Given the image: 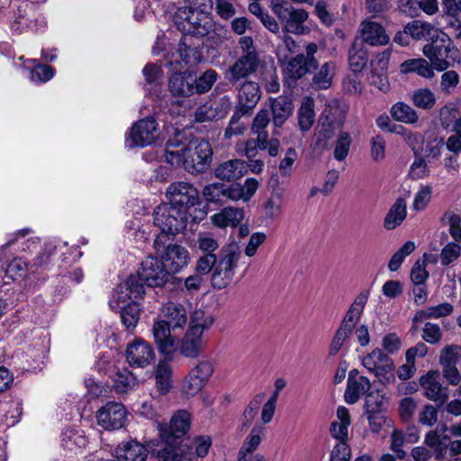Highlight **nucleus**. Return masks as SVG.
I'll list each match as a JSON object with an SVG mask.
<instances>
[{"instance_id": "393cba45", "label": "nucleus", "mask_w": 461, "mask_h": 461, "mask_svg": "<svg viewBox=\"0 0 461 461\" xmlns=\"http://www.w3.org/2000/svg\"><path fill=\"white\" fill-rule=\"evenodd\" d=\"M169 92L174 96L188 97L194 94V78L191 73L182 72L175 73L169 77Z\"/></svg>"}, {"instance_id": "b1692460", "label": "nucleus", "mask_w": 461, "mask_h": 461, "mask_svg": "<svg viewBox=\"0 0 461 461\" xmlns=\"http://www.w3.org/2000/svg\"><path fill=\"white\" fill-rule=\"evenodd\" d=\"M163 320L173 330H184L187 323V312L182 304L168 302L162 308Z\"/></svg>"}, {"instance_id": "4468645a", "label": "nucleus", "mask_w": 461, "mask_h": 461, "mask_svg": "<svg viewBox=\"0 0 461 461\" xmlns=\"http://www.w3.org/2000/svg\"><path fill=\"white\" fill-rule=\"evenodd\" d=\"M95 417L100 427L106 430H114L125 425L127 412L122 403L109 402L96 411Z\"/></svg>"}, {"instance_id": "0e129e2a", "label": "nucleus", "mask_w": 461, "mask_h": 461, "mask_svg": "<svg viewBox=\"0 0 461 461\" xmlns=\"http://www.w3.org/2000/svg\"><path fill=\"white\" fill-rule=\"evenodd\" d=\"M461 255V246L455 243H447L441 250L440 263L442 266H448L456 260Z\"/></svg>"}, {"instance_id": "1a4fd4ad", "label": "nucleus", "mask_w": 461, "mask_h": 461, "mask_svg": "<svg viewBox=\"0 0 461 461\" xmlns=\"http://www.w3.org/2000/svg\"><path fill=\"white\" fill-rule=\"evenodd\" d=\"M191 424V415L185 410L176 411L169 423H158V429L165 445L182 444Z\"/></svg>"}, {"instance_id": "69168bd1", "label": "nucleus", "mask_w": 461, "mask_h": 461, "mask_svg": "<svg viewBox=\"0 0 461 461\" xmlns=\"http://www.w3.org/2000/svg\"><path fill=\"white\" fill-rule=\"evenodd\" d=\"M211 445V438L209 437L203 436L196 438L192 443L191 447H188L186 445L185 446L186 452H191L193 456V449H194L196 457L203 458L208 454Z\"/></svg>"}, {"instance_id": "6e6d98bb", "label": "nucleus", "mask_w": 461, "mask_h": 461, "mask_svg": "<svg viewBox=\"0 0 461 461\" xmlns=\"http://www.w3.org/2000/svg\"><path fill=\"white\" fill-rule=\"evenodd\" d=\"M416 246L413 241H406L391 258L388 263V268L394 272L397 271L407 256L411 254Z\"/></svg>"}, {"instance_id": "9d476101", "label": "nucleus", "mask_w": 461, "mask_h": 461, "mask_svg": "<svg viewBox=\"0 0 461 461\" xmlns=\"http://www.w3.org/2000/svg\"><path fill=\"white\" fill-rule=\"evenodd\" d=\"M272 11L287 32L302 34L303 23L308 19V13L304 9H296L288 2L276 0L272 2Z\"/></svg>"}, {"instance_id": "473e14b6", "label": "nucleus", "mask_w": 461, "mask_h": 461, "mask_svg": "<svg viewBox=\"0 0 461 461\" xmlns=\"http://www.w3.org/2000/svg\"><path fill=\"white\" fill-rule=\"evenodd\" d=\"M370 388L371 383L366 376H358L357 379H348L345 401L348 404H354L361 396L365 395Z\"/></svg>"}, {"instance_id": "5701e85b", "label": "nucleus", "mask_w": 461, "mask_h": 461, "mask_svg": "<svg viewBox=\"0 0 461 461\" xmlns=\"http://www.w3.org/2000/svg\"><path fill=\"white\" fill-rule=\"evenodd\" d=\"M115 452L118 461H145L148 456L146 447L136 440L122 442Z\"/></svg>"}, {"instance_id": "13d9d810", "label": "nucleus", "mask_w": 461, "mask_h": 461, "mask_svg": "<svg viewBox=\"0 0 461 461\" xmlns=\"http://www.w3.org/2000/svg\"><path fill=\"white\" fill-rule=\"evenodd\" d=\"M181 59L189 65L199 64L203 60V54L197 47H191L182 41L179 44Z\"/></svg>"}, {"instance_id": "4d7b16f0", "label": "nucleus", "mask_w": 461, "mask_h": 461, "mask_svg": "<svg viewBox=\"0 0 461 461\" xmlns=\"http://www.w3.org/2000/svg\"><path fill=\"white\" fill-rule=\"evenodd\" d=\"M131 302H132V299L130 297V293L126 290L124 284L122 283L113 290L109 306L113 311L117 312L122 308L121 303L127 304Z\"/></svg>"}, {"instance_id": "4be33fe9", "label": "nucleus", "mask_w": 461, "mask_h": 461, "mask_svg": "<svg viewBox=\"0 0 461 461\" xmlns=\"http://www.w3.org/2000/svg\"><path fill=\"white\" fill-rule=\"evenodd\" d=\"M261 91L258 84L254 81H246L239 89V104L236 108L250 113L259 101Z\"/></svg>"}, {"instance_id": "680f3d73", "label": "nucleus", "mask_w": 461, "mask_h": 461, "mask_svg": "<svg viewBox=\"0 0 461 461\" xmlns=\"http://www.w3.org/2000/svg\"><path fill=\"white\" fill-rule=\"evenodd\" d=\"M352 331L348 329H345L343 327H339L336 330L331 342L329 347V355L330 356H335L337 355L339 350L341 349L343 344L346 342L347 339H349Z\"/></svg>"}, {"instance_id": "79ce46f5", "label": "nucleus", "mask_w": 461, "mask_h": 461, "mask_svg": "<svg viewBox=\"0 0 461 461\" xmlns=\"http://www.w3.org/2000/svg\"><path fill=\"white\" fill-rule=\"evenodd\" d=\"M225 185L215 182L205 185L202 191L207 203L223 205L226 203Z\"/></svg>"}, {"instance_id": "9b49d317", "label": "nucleus", "mask_w": 461, "mask_h": 461, "mask_svg": "<svg viewBox=\"0 0 461 461\" xmlns=\"http://www.w3.org/2000/svg\"><path fill=\"white\" fill-rule=\"evenodd\" d=\"M170 205L177 209H188L200 203L198 190L190 183L179 181L170 184L166 191Z\"/></svg>"}, {"instance_id": "de8ad7c7", "label": "nucleus", "mask_w": 461, "mask_h": 461, "mask_svg": "<svg viewBox=\"0 0 461 461\" xmlns=\"http://www.w3.org/2000/svg\"><path fill=\"white\" fill-rule=\"evenodd\" d=\"M121 319L122 324L128 330H133L140 319V306L137 302L128 303L121 309Z\"/></svg>"}, {"instance_id": "a19ab883", "label": "nucleus", "mask_w": 461, "mask_h": 461, "mask_svg": "<svg viewBox=\"0 0 461 461\" xmlns=\"http://www.w3.org/2000/svg\"><path fill=\"white\" fill-rule=\"evenodd\" d=\"M433 66L424 59H409L401 65V70L403 73L415 72L424 78L434 77Z\"/></svg>"}, {"instance_id": "cd10ccee", "label": "nucleus", "mask_w": 461, "mask_h": 461, "mask_svg": "<svg viewBox=\"0 0 461 461\" xmlns=\"http://www.w3.org/2000/svg\"><path fill=\"white\" fill-rule=\"evenodd\" d=\"M368 294V292H362L355 298L354 302L351 303L350 307L343 317L339 324L340 327L348 329L349 330L353 331L357 323L360 320L364 308L367 303Z\"/></svg>"}, {"instance_id": "bf43d9fd", "label": "nucleus", "mask_w": 461, "mask_h": 461, "mask_svg": "<svg viewBox=\"0 0 461 461\" xmlns=\"http://www.w3.org/2000/svg\"><path fill=\"white\" fill-rule=\"evenodd\" d=\"M351 142L352 140L348 132L339 131L334 149V158L337 160L342 161L347 158Z\"/></svg>"}, {"instance_id": "c9c22d12", "label": "nucleus", "mask_w": 461, "mask_h": 461, "mask_svg": "<svg viewBox=\"0 0 461 461\" xmlns=\"http://www.w3.org/2000/svg\"><path fill=\"white\" fill-rule=\"evenodd\" d=\"M158 461H196L183 444L165 445L158 451Z\"/></svg>"}, {"instance_id": "72a5a7b5", "label": "nucleus", "mask_w": 461, "mask_h": 461, "mask_svg": "<svg viewBox=\"0 0 461 461\" xmlns=\"http://www.w3.org/2000/svg\"><path fill=\"white\" fill-rule=\"evenodd\" d=\"M348 113V106L339 102V100H331L326 104L321 115L320 116L322 120L329 121L337 125L339 128H342L346 115Z\"/></svg>"}, {"instance_id": "58836bf2", "label": "nucleus", "mask_w": 461, "mask_h": 461, "mask_svg": "<svg viewBox=\"0 0 461 461\" xmlns=\"http://www.w3.org/2000/svg\"><path fill=\"white\" fill-rule=\"evenodd\" d=\"M172 368L166 360H160L155 371L156 387L162 394L167 393L172 387Z\"/></svg>"}, {"instance_id": "a211bd4d", "label": "nucleus", "mask_w": 461, "mask_h": 461, "mask_svg": "<svg viewBox=\"0 0 461 461\" xmlns=\"http://www.w3.org/2000/svg\"><path fill=\"white\" fill-rule=\"evenodd\" d=\"M128 364L134 368H144L155 358L151 345L142 339H135L129 343L125 352Z\"/></svg>"}, {"instance_id": "e433bc0d", "label": "nucleus", "mask_w": 461, "mask_h": 461, "mask_svg": "<svg viewBox=\"0 0 461 461\" xmlns=\"http://www.w3.org/2000/svg\"><path fill=\"white\" fill-rule=\"evenodd\" d=\"M406 215L407 206L404 199H396L384 217V228L388 230L396 229L405 220Z\"/></svg>"}, {"instance_id": "e2e57ef3", "label": "nucleus", "mask_w": 461, "mask_h": 461, "mask_svg": "<svg viewBox=\"0 0 461 461\" xmlns=\"http://www.w3.org/2000/svg\"><path fill=\"white\" fill-rule=\"evenodd\" d=\"M55 74L54 68L50 66L36 64L31 70V80L35 83H45L50 80Z\"/></svg>"}, {"instance_id": "052dcab7", "label": "nucleus", "mask_w": 461, "mask_h": 461, "mask_svg": "<svg viewBox=\"0 0 461 461\" xmlns=\"http://www.w3.org/2000/svg\"><path fill=\"white\" fill-rule=\"evenodd\" d=\"M459 118L458 110L452 104L445 105L439 111L440 124L445 130L450 127L454 130Z\"/></svg>"}, {"instance_id": "37998d69", "label": "nucleus", "mask_w": 461, "mask_h": 461, "mask_svg": "<svg viewBox=\"0 0 461 461\" xmlns=\"http://www.w3.org/2000/svg\"><path fill=\"white\" fill-rule=\"evenodd\" d=\"M315 121L314 102L311 98L304 100L298 110V125L301 131H309Z\"/></svg>"}, {"instance_id": "338daca9", "label": "nucleus", "mask_w": 461, "mask_h": 461, "mask_svg": "<svg viewBox=\"0 0 461 461\" xmlns=\"http://www.w3.org/2000/svg\"><path fill=\"white\" fill-rule=\"evenodd\" d=\"M459 83V75L455 70H448L441 76L440 88L442 92L450 94Z\"/></svg>"}, {"instance_id": "ddd939ff", "label": "nucleus", "mask_w": 461, "mask_h": 461, "mask_svg": "<svg viewBox=\"0 0 461 461\" xmlns=\"http://www.w3.org/2000/svg\"><path fill=\"white\" fill-rule=\"evenodd\" d=\"M138 273L145 285L150 287L164 286L171 276L161 259L150 256L141 262Z\"/></svg>"}, {"instance_id": "f257e3e1", "label": "nucleus", "mask_w": 461, "mask_h": 461, "mask_svg": "<svg viewBox=\"0 0 461 461\" xmlns=\"http://www.w3.org/2000/svg\"><path fill=\"white\" fill-rule=\"evenodd\" d=\"M166 161L174 167L183 166L191 174L205 172L212 160V149L209 141L193 139L186 144L170 139L165 149Z\"/></svg>"}, {"instance_id": "f03ea898", "label": "nucleus", "mask_w": 461, "mask_h": 461, "mask_svg": "<svg viewBox=\"0 0 461 461\" xmlns=\"http://www.w3.org/2000/svg\"><path fill=\"white\" fill-rule=\"evenodd\" d=\"M211 8L212 5L204 3L179 7L174 15L175 24L185 35L205 36L211 27Z\"/></svg>"}, {"instance_id": "ea45409f", "label": "nucleus", "mask_w": 461, "mask_h": 461, "mask_svg": "<svg viewBox=\"0 0 461 461\" xmlns=\"http://www.w3.org/2000/svg\"><path fill=\"white\" fill-rule=\"evenodd\" d=\"M406 32L414 40H421L430 38L433 39L438 31L429 23L414 20L405 25Z\"/></svg>"}, {"instance_id": "a878e982", "label": "nucleus", "mask_w": 461, "mask_h": 461, "mask_svg": "<svg viewBox=\"0 0 461 461\" xmlns=\"http://www.w3.org/2000/svg\"><path fill=\"white\" fill-rule=\"evenodd\" d=\"M361 26L362 38L366 43L371 46H384L389 42L390 37L380 23L366 21Z\"/></svg>"}, {"instance_id": "0eeeda50", "label": "nucleus", "mask_w": 461, "mask_h": 461, "mask_svg": "<svg viewBox=\"0 0 461 461\" xmlns=\"http://www.w3.org/2000/svg\"><path fill=\"white\" fill-rule=\"evenodd\" d=\"M171 240H165L164 234L157 235L154 240L156 253L170 275L180 272L190 260L188 250L178 244H171Z\"/></svg>"}, {"instance_id": "c85d7f7f", "label": "nucleus", "mask_w": 461, "mask_h": 461, "mask_svg": "<svg viewBox=\"0 0 461 461\" xmlns=\"http://www.w3.org/2000/svg\"><path fill=\"white\" fill-rule=\"evenodd\" d=\"M271 112L273 116V124L276 128H280L285 121L291 116L294 105L291 98L279 95L270 100Z\"/></svg>"}, {"instance_id": "774afa93", "label": "nucleus", "mask_w": 461, "mask_h": 461, "mask_svg": "<svg viewBox=\"0 0 461 461\" xmlns=\"http://www.w3.org/2000/svg\"><path fill=\"white\" fill-rule=\"evenodd\" d=\"M214 10L223 20H229L236 14L232 0H214Z\"/></svg>"}, {"instance_id": "8fccbe9b", "label": "nucleus", "mask_w": 461, "mask_h": 461, "mask_svg": "<svg viewBox=\"0 0 461 461\" xmlns=\"http://www.w3.org/2000/svg\"><path fill=\"white\" fill-rule=\"evenodd\" d=\"M136 384V377L133 374L124 368L115 374L113 387L118 393H125L131 390Z\"/></svg>"}, {"instance_id": "3c124183", "label": "nucleus", "mask_w": 461, "mask_h": 461, "mask_svg": "<svg viewBox=\"0 0 461 461\" xmlns=\"http://www.w3.org/2000/svg\"><path fill=\"white\" fill-rule=\"evenodd\" d=\"M248 114L249 113H245L243 110L240 108L235 109L232 116L230 119L229 125L224 131L225 139H230L233 136H239L244 133L246 130V125L244 122H240V119L244 115Z\"/></svg>"}, {"instance_id": "c03bdc74", "label": "nucleus", "mask_w": 461, "mask_h": 461, "mask_svg": "<svg viewBox=\"0 0 461 461\" xmlns=\"http://www.w3.org/2000/svg\"><path fill=\"white\" fill-rule=\"evenodd\" d=\"M270 122L269 113L266 109H261L256 114L251 127V132L258 137V140H270L267 131Z\"/></svg>"}, {"instance_id": "4c0bfd02", "label": "nucleus", "mask_w": 461, "mask_h": 461, "mask_svg": "<svg viewBox=\"0 0 461 461\" xmlns=\"http://www.w3.org/2000/svg\"><path fill=\"white\" fill-rule=\"evenodd\" d=\"M336 64L328 61L321 65L320 69L313 75L312 86L316 90H326L332 85Z\"/></svg>"}, {"instance_id": "864d4df0", "label": "nucleus", "mask_w": 461, "mask_h": 461, "mask_svg": "<svg viewBox=\"0 0 461 461\" xmlns=\"http://www.w3.org/2000/svg\"><path fill=\"white\" fill-rule=\"evenodd\" d=\"M123 284L126 290L129 291L130 297L132 299V302H136L137 300L143 298L145 294V283L142 281L139 273L135 276H130Z\"/></svg>"}, {"instance_id": "7ed1b4c3", "label": "nucleus", "mask_w": 461, "mask_h": 461, "mask_svg": "<svg viewBox=\"0 0 461 461\" xmlns=\"http://www.w3.org/2000/svg\"><path fill=\"white\" fill-rule=\"evenodd\" d=\"M241 258V250L236 243L227 244L220 249L216 262L209 270L214 289H223L232 282Z\"/></svg>"}, {"instance_id": "f3484780", "label": "nucleus", "mask_w": 461, "mask_h": 461, "mask_svg": "<svg viewBox=\"0 0 461 461\" xmlns=\"http://www.w3.org/2000/svg\"><path fill=\"white\" fill-rule=\"evenodd\" d=\"M174 331L168 324L162 320L155 321L152 326L154 341L158 352L166 359L171 360L173 354L177 349V339L171 333Z\"/></svg>"}, {"instance_id": "603ef678", "label": "nucleus", "mask_w": 461, "mask_h": 461, "mask_svg": "<svg viewBox=\"0 0 461 461\" xmlns=\"http://www.w3.org/2000/svg\"><path fill=\"white\" fill-rule=\"evenodd\" d=\"M218 78V73L214 69H207L199 77L194 79V94L207 93Z\"/></svg>"}, {"instance_id": "2eb2a0df", "label": "nucleus", "mask_w": 461, "mask_h": 461, "mask_svg": "<svg viewBox=\"0 0 461 461\" xmlns=\"http://www.w3.org/2000/svg\"><path fill=\"white\" fill-rule=\"evenodd\" d=\"M213 373V366L210 361H201L185 376L182 384V391L187 396L198 393L207 384Z\"/></svg>"}, {"instance_id": "aec40b11", "label": "nucleus", "mask_w": 461, "mask_h": 461, "mask_svg": "<svg viewBox=\"0 0 461 461\" xmlns=\"http://www.w3.org/2000/svg\"><path fill=\"white\" fill-rule=\"evenodd\" d=\"M259 59L250 57H240L225 72V79L231 85H236L256 72Z\"/></svg>"}, {"instance_id": "20e7f679", "label": "nucleus", "mask_w": 461, "mask_h": 461, "mask_svg": "<svg viewBox=\"0 0 461 461\" xmlns=\"http://www.w3.org/2000/svg\"><path fill=\"white\" fill-rule=\"evenodd\" d=\"M423 54L438 71H444L460 60V53L451 38L438 31L433 39L423 47Z\"/></svg>"}, {"instance_id": "39448f33", "label": "nucleus", "mask_w": 461, "mask_h": 461, "mask_svg": "<svg viewBox=\"0 0 461 461\" xmlns=\"http://www.w3.org/2000/svg\"><path fill=\"white\" fill-rule=\"evenodd\" d=\"M188 212L185 209H177L168 203L156 207L153 212V222L165 235V240H172L183 231L187 225Z\"/></svg>"}, {"instance_id": "dca6fc26", "label": "nucleus", "mask_w": 461, "mask_h": 461, "mask_svg": "<svg viewBox=\"0 0 461 461\" xmlns=\"http://www.w3.org/2000/svg\"><path fill=\"white\" fill-rule=\"evenodd\" d=\"M159 131L156 120L147 117L137 122L131 130L130 148L136 146L145 147L155 142L158 138Z\"/></svg>"}, {"instance_id": "f8f14e48", "label": "nucleus", "mask_w": 461, "mask_h": 461, "mask_svg": "<svg viewBox=\"0 0 461 461\" xmlns=\"http://www.w3.org/2000/svg\"><path fill=\"white\" fill-rule=\"evenodd\" d=\"M196 245L201 255L195 263V272L200 275H209V270L216 262L220 245L216 239L207 233H199L196 240Z\"/></svg>"}, {"instance_id": "7c9ffc66", "label": "nucleus", "mask_w": 461, "mask_h": 461, "mask_svg": "<svg viewBox=\"0 0 461 461\" xmlns=\"http://www.w3.org/2000/svg\"><path fill=\"white\" fill-rule=\"evenodd\" d=\"M456 355L453 348H446L440 356V364L443 366V375L450 384L456 385L461 381V375L456 367Z\"/></svg>"}, {"instance_id": "bb28decb", "label": "nucleus", "mask_w": 461, "mask_h": 461, "mask_svg": "<svg viewBox=\"0 0 461 461\" xmlns=\"http://www.w3.org/2000/svg\"><path fill=\"white\" fill-rule=\"evenodd\" d=\"M245 217L243 208L228 206L211 216L212 223L219 228L237 227Z\"/></svg>"}, {"instance_id": "a18cd8bd", "label": "nucleus", "mask_w": 461, "mask_h": 461, "mask_svg": "<svg viewBox=\"0 0 461 461\" xmlns=\"http://www.w3.org/2000/svg\"><path fill=\"white\" fill-rule=\"evenodd\" d=\"M393 118L404 123H416L418 122L417 113L408 104L399 102L393 105L391 109Z\"/></svg>"}, {"instance_id": "6e6552de", "label": "nucleus", "mask_w": 461, "mask_h": 461, "mask_svg": "<svg viewBox=\"0 0 461 461\" xmlns=\"http://www.w3.org/2000/svg\"><path fill=\"white\" fill-rule=\"evenodd\" d=\"M317 52V44L311 42L306 45L304 53H300L288 60L285 68V78L289 85L295 84L299 79L317 69L319 66V60L315 57Z\"/></svg>"}, {"instance_id": "5fc2aeb1", "label": "nucleus", "mask_w": 461, "mask_h": 461, "mask_svg": "<svg viewBox=\"0 0 461 461\" xmlns=\"http://www.w3.org/2000/svg\"><path fill=\"white\" fill-rule=\"evenodd\" d=\"M411 101L416 107L428 110L434 106L436 98L432 91L428 88H420L412 94Z\"/></svg>"}, {"instance_id": "6ab92c4d", "label": "nucleus", "mask_w": 461, "mask_h": 461, "mask_svg": "<svg viewBox=\"0 0 461 461\" xmlns=\"http://www.w3.org/2000/svg\"><path fill=\"white\" fill-rule=\"evenodd\" d=\"M439 379V372L430 370L420 377V384L424 390V395L428 399L443 404L448 398V390L442 386Z\"/></svg>"}, {"instance_id": "49530a36", "label": "nucleus", "mask_w": 461, "mask_h": 461, "mask_svg": "<svg viewBox=\"0 0 461 461\" xmlns=\"http://www.w3.org/2000/svg\"><path fill=\"white\" fill-rule=\"evenodd\" d=\"M368 61V55L366 50L363 48H357L353 44L348 50V64L349 68L354 73L361 72L366 66Z\"/></svg>"}, {"instance_id": "2f4dec72", "label": "nucleus", "mask_w": 461, "mask_h": 461, "mask_svg": "<svg viewBox=\"0 0 461 461\" xmlns=\"http://www.w3.org/2000/svg\"><path fill=\"white\" fill-rule=\"evenodd\" d=\"M362 365L370 372L385 370L387 366L394 365L393 360L381 348H376L362 358Z\"/></svg>"}, {"instance_id": "423d86ee", "label": "nucleus", "mask_w": 461, "mask_h": 461, "mask_svg": "<svg viewBox=\"0 0 461 461\" xmlns=\"http://www.w3.org/2000/svg\"><path fill=\"white\" fill-rule=\"evenodd\" d=\"M203 316L202 311H195L191 317L190 326L185 335L181 340L179 352L185 357L195 358L203 351L205 346V340L203 338V331L210 328L212 319L207 317L199 321Z\"/></svg>"}, {"instance_id": "c756f323", "label": "nucleus", "mask_w": 461, "mask_h": 461, "mask_svg": "<svg viewBox=\"0 0 461 461\" xmlns=\"http://www.w3.org/2000/svg\"><path fill=\"white\" fill-rule=\"evenodd\" d=\"M280 149V140L277 138H272L270 140H258L256 139H249L245 144V155L249 159H252L258 154V149L267 150L271 157L277 156Z\"/></svg>"}, {"instance_id": "09e8293b", "label": "nucleus", "mask_w": 461, "mask_h": 461, "mask_svg": "<svg viewBox=\"0 0 461 461\" xmlns=\"http://www.w3.org/2000/svg\"><path fill=\"white\" fill-rule=\"evenodd\" d=\"M266 429L260 425H255L250 430L248 437L245 438L239 453H250L254 454V451L258 448L261 443L262 437L265 434Z\"/></svg>"}, {"instance_id": "412c9836", "label": "nucleus", "mask_w": 461, "mask_h": 461, "mask_svg": "<svg viewBox=\"0 0 461 461\" xmlns=\"http://www.w3.org/2000/svg\"><path fill=\"white\" fill-rule=\"evenodd\" d=\"M249 165L241 159H230L214 168V176L221 181L232 182L241 178L248 172Z\"/></svg>"}, {"instance_id": "f704fd0d", "label": "nucleus", "mask_w": 461, "mask_h": 461, "mask_svg": "<svg viewBox=\"0 0 461 461\" xmlns=\"http://www.w3.org/2000/svg\"><path fill=\"white\" fill-rule=\"evenodd\" d=\"M337 129L336 124L329 121L319 119L315 133L313 136L314 147L318 149H326L329 148V141L334 137Z\"/></svg>"}]
</instances>
